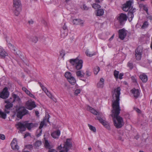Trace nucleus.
I'll use <instances>...</instances> for the list:
<instances>
[{
    "label": "nucleus",
    "mask_w": 152,
    "mask_h": 152,
    "mask_svg": "<svg viewBox=\"0 0 152 152\" xmlns=\"http://www.w3.org/2000/svg\"><path fill=\"white\" fill-rule=\"evenodd\" d=\"M120 91V87H118L112 92V96L114 101L112 102L113 109L111 116L113 118L114 125L117 128H121L124 124L123 118L119 115L121 110L119 102Z\"/></svg>",
    "instance_id": "nucleus-1"
},
{
    "label": "nucleus",
    "mask_w": 152,
    "mask_h": 152,
    "mask_svg": "<svg viewBox=\"0 0 152 152\" xmlns=\"http://www.w3.org/2000/svg\"><path fill=\"white\" fill-rule=\"evenodd\" d=\"M69 62L77 70H80L83 67V61L82 60L79 59L77 58L75 59H70Z\"/></svg>",
    "instance_id": "nucleus-2"
},
{
    "label": "nucleus",
    "mask_w": 152,
    "mask_h": 152,
    "mask_svg": "<svg viewBox=\"0 0 152 152\" xmlns=\"http://www.w3.org/2000/svg\"><path fill=\"white\" fill-rule=\"evenodd\" d=\"M17 127L19 128L21 132H23L25 131L26 128L28 130H30L33 126V125L32 123H28L27 122H24L23 123L18 122L16 125Z\"/></svg>",
    "instance_id": "nucleus-3"
},
{
    "label": "nucleus",
    "mask_w": 152,
    "mask_h": 152,
    "mask_svg": "<svg viewBox=\"0 0 152 152\" xmlns=\"http://www.w3.org/2000/svg\"><path fill=\"white\" fill-rule=\"evenodd\" d=\"M14 13L16 16H18L21 10V4L20 0H13Z\"/></svg>",
    "instance_id": "nucleus-4"
},
{
    "label": "nucleus",
    "mask_w": 152,
    "mask_h": 152,
    "mask_svg": "<svg viewBox=\"0 0 152 152\" xmlns=\"http://www.w3.org/2000/svg\"><path fill=\"white\" fill-rule=\"evenodd\" d=\"M17 116L18 118L21 119L23 116L28 113V111L23 107H19L16 109Z\"/></svg>",
    "instance_id": "nucleus-5"
},
{
    "label": "nucleus",
    "mask_w": 152,
    "mask_h": 152,
    "mask_svg": "<svg viewBox=\"0 0 152 152\" xmlns=\"http://www.w3.org/2000/svg\"><path fill=\"white\" fill-rule=\"evenodd\" d=\"M72 146V139L70 138L67 139L66 141L64 144V146L63 148V150L66 152H68L69 150L71 149Z\"/></svg>",
    "instance_id": "nucleus-6"
},
{
    "label": "nucleus",
    "mask_w": 152,
    "mask_h": 152,
    "mask_svg": "<svg viewBox=\"0 0 152 152\" xmlns=\"http://www.w3.org/2000/svg\"><path fill=\"white\" fill-rule=\"evenodd\" d=\"M127 17L126 14L121 13L117 18L118 22L121 25H122L127 20Z\"/></svg>",
    "instance_id": "nucleus-7"
},
{
    "label": "nucleus",
    "mask_w": 152,
    "mask_h": 152,
    "mask_svg": "<svg viewBox=\"0 0 152 152\" xmlns=\"http://www.w3.org/2000/svg\"><path fill=\"white\" fill-rule=\"evenodd\" d=\"M132 2L130 1H129L126 2L125 4L123 5V10L125 12L129 11L130 9L133 10V7L131 6Z\"/></svg>",
    "instance_id": "nucleus-8"
},
{
    "label": "nucleus",
    "mask_w": 152,
    "mask_h": 152,
    "mask_svg": "<svg viewBox=\"0 0 152 152\" xmlns=\"http://www.w3.org/2000/svg\"><path fill=\"white\" fill-rule=\"evenodd\" d=\"M26 108L29 110H31L33 108L36 107L34 102L31 100L27 101L26 103Z\"/></svg>",
    "instance_id": "nucleus-9"
},
{
    "label": "nucleus",
    "mask_w": 152,
    "mask_h": 152,
    "mask_svg": "<svg viewBox=\"0 0 152 152\" xmlns=\"http://www.w3.org/2000/svg\"><path fill=\"white\" fill-rule=\"evenodd\" d=\"M95 119L98 120L99 122L107 129L109 130L110 129V127L108 123L106 121L103 120L101 117L97 116L96 117Z\"/></svg>",
    "instance_id": "nucleus-10"
},
{
    "label": "nucleus",
    "mask_w": 152,
    "mask_h": 152,
    "mask_svg": "<svg viewBox=\"0 0 152 152\" xmlns=\"http://www.w3.org/2000/svg\"><path fill=\"white\" fill-rule=\"evenodd\" d=\"M49 118L50 115H49L48 114L45 115L43 121H42L40 124V126L39 127V129H42L45 125H46L47 123H50V122L49 120Z\"/></svg>",
    "instance_id": "nucleus-11"
},
{
    "label": "nucleus",
    "mask_w": 152,
    "mask_h": 152,
    "mask_svg": "<svg viewBox=\"0 0 152 152\" xmlns=\"http://www.w3.org/2000/svg\"><path fill=\"white\" fill-rule=\"evenodd\" d=\"M8 88L5 87L3 91L0 94V97L3 99H6L8 97L9 94L8 91Z\"/></svg>",
    "instance_id": "nucleus-12"
},
{
    "label": "nucleus",
    "mask_w": 152,
    "mask_h": 152,
    "mask_svg": "<svg viewBox=\"0 0 152 152\" xmlns=\"http://www.w3.org/2000/svg\"><path fill=\"white\" fill-rule=\"evenodd\" d=\"M119 37L121 40H123L126 35V31L122 29L119 30Z\"/></svg>",
    "instance_id": "nucleus-13"
},
{
    "label": "nucleus",
    "mask_w": 152,
    "mask_h": 152,
    "mask_svg": "<svg viewBox=\"0 0 152 152\" xmlns=\"http://www.w3.org/2000/svg\"><path fill=\"white\" fill-rule=\"evenodd\" d=\"M87 110L95 115L101 116L102 114L101 113L97 111L94 109L89 106H87Z\"/></svg>",
    "instance_id": "nucleus-14"
},
{
    "label": "nucleus",
    "mask_w": 152,
    "mask_h": 152,
    "mask_svg": "<svg viewBox=\"0 0 152 152\" xmlns=\"http://www.w3.org/2000/svg\"><path fill=\"white\" fill-rule=\"evenodd\" d=\"M11 145L12 148L13 150H18L19 149V147L17 145V141L16 139L14 138L12 141Z\"/></svg>",
    "instance_id": "nucleus-15"
},
{
    "label": "nucleus",
    "mask_w": 152,
    "mask_h": 152,
    "mask_svg": "<svg viewBox=\"0 0 152 152\" xmlns=\"http://www.w3.org/2000/svg\"><path fill=\"white\" fill-rule=\"evenodd\" d=\"M73 23L75 25H79L82 26L83 25L84 21L79 19H75L73 20Z\"/></svg>",
    "instance_id": "nucleus-16"
},
{
    "label": "nucleus",
    "mask_w": 152,
    "mask_h": 152,
    "mask_svg": "<svg viewBox=\"0 0 152 152\" xmlns=\"http://www.w3.org/2000/svg\"><path fill=\"white\" fill-rule=\"evenodd\" d=\"M135 10V9H133V10L130 9L129 10V11L128 13V18L129 21L130 22L131 21L134 17V15L133 12H134V10Z\"/></svg>",
    "instance_id": "nucleus-17"
},
{
    "label": "nucleus",
    "mask_w": 152,
    "mask_h": 152,
    "mask_svg": "<svg viewBox=\"0 0 152 152\" xmlns=\"http://www.w3.org/2000/svg\"><path fill=\"white\" fill-rule=\"evenodd\" d=\"M22 90L24 91L26 93L30 96L31 97L34 98V99L35 98V96L31 93V92L28 90L26 87H23L22 88Z\"/></svg>",
    "instance_id": "nucleus-18"
},
{
    "label": "nucleus",
    "mask_w": 152,
    "mask_h": 152,
    "mask_svg": "<svg viewBox=\"0 0 152 152\" xmlns=\"http://www.w3.org/2000/svg\"><path fill=\"white\" fill-rule=\"evenodd\" d=\"M75 73L76 76L79 78L83 77L85 75L84 72L80 70L76 72Z\"/></svg>",
    "instance_id": "nucleus-19"
},
{
    "label": "nucleus",
    "mask_w": 152,
    "mask_h": 152,
    "mask_svg": "<svg viewBox=\"0 0 152 152\" xmlns=\"http://www.w3.org/2000/svg\"><path fill=\"white\" fill-rule=\"evenodd\" d=\"M60 134V131L59 130H57L51 134V136L54 138H58Z\"/></svg>",
    "instance_id": "nucleus-20"
},
{
    "label": "nucleus",
    "mask_w": 152,
    "mask_h": 152,
    "mask_svg": "<svg viewBox=\"0 0 152 152\" xmlns=\"http://www.w3.org/2000/svg\"><path fill=\"white\" fill-rule=\"evenodd\" d=\"M5 102L6 103H7V104L5 106V108L7 109H9L12 107L13 104L12 103L13 102L10 99L6 100Z\"/></svg>",
    "instance_id": "nucleus-21"
},
{
    "label": "nucleus",
    "mask_w": 152,
    "mask_h": 152,
    "mask_svg": "<svg viewBox=\"0 0 152 152\" xmlns=\"http://www.w3.org/2000/svg\"><path fill=\"white\" fill-rule=\"evenodd\" d=\"M131 91L134 96L136 98H137L140 95V92L138 89L134 88L131 90Z\"/></svg>",
    "instance_id": "nucleus-22"
},
{
    "label": "nucleus",
    "mask_w": 152,
    "mask_h": 152,
    "mask_svg": "<svg viewBox=\"0 0 152 152\" xmlns=\"http://www.w3.org/2000/svg\"><path fill=\"white\" fill-rule=\"evenodd\" d=\"M27 38L29 39V40L34 43H36L38 41V38L36 36H27Z\"/></svg>",
    "instance_id": "nucleus-23"
},
{
    "label": "nucleus",
    "mask_w": 152,
    "mask_h": 152,
    "mask_svg": "<svg viewBox=\"0 0 152 152\" xmlns=\"http://www.w3.org/2000/svg\"><path fill=\"white\" fill-rule=\"evenodd\" d=\"M0 55L2 58H4L7 56V53L0 46Z\"/></svg>",
    "instance_id": "nucleus-24"
},
{
    "label": "nucleus",
    "mask_w": 152,
    "mask_h": 152,
    "mask_svg": "<svg viewBox=\"0 0 152 152\" xmlns=\"http://www.w3.org/2000/svg\"><path fill=\"white\" fill-rule=\"evenodd\" d=\"M140 79L143 82L145 83L148 80L147 76L144 74H142L140 75Z\"/></svg>",
    "instance_id": "nucleus-25"
},
{
    "label": "nucleus",
    "mask_w": 152,
    "mask_h": 152,
    "mask_svg": "<svg viewBox=\"0 0 152 152\" xmlns=\"http://www.w3.org/2000/svg\"><path fill=\"white\" fill-rule=\"evenodd\" d=\"M104 80L102 78H100L99 81L97 84V86L99 88H102L104 84Z\"/></svg>",
    "instance_id": "nucleus-26"
},
{
    "label": "nucleus",
    "mask_w": 152,
    "mask_h": 152,
    "mask_svg": "<svg viewBox=\"0 0 152 152\" xmlns=\"http://www.w3.org/2000/svg\"><path fill=\"white\" fill-rule=\"evenodd\" d=\"M68 80L69 82L72 85H74L76 82V80L75 77L73 76L71 77Z\"/></svg>",
    "instance_id": "nucleus-27"
},
{
    "label": "nucleus",
    "mask_w": 152,
    "mask_h": 152,
    "mask_svg": "<svg viewBox=\"0 0 152 152\" xmlns=\"http://www.w3.org/2000/svg\"><path fill=\"white\" fill-rule=\"evenodd\" d=\"M104 13V10L102 9H100L97 10L96 15L97 16H101L103 15Z\"/></svg>",
    "instance_id": "nucleus-28"
},
{
    "label": "nucleus",
    "mask_w": 152,
    "mask_h": 152,
    "mask_svg": "<svg viewBox=\"0 0 152 152\" xmlns=\"http://www.w3.org/2000/svg\"><path fill=\"white\" fill-rule=\"evenodd\" d=\"M142 48L141 47H138L135 50V53L138 54L142 55Z\"/></svg>",
    "instance_id": "nucleus-29"
},
{
    "label": "nucleus",
    "mask_w": 152,
    "mask_h": 152,
    "mask_svg": "<svg viewBox=\"0 0 152 152\" xmlns=\"http://www.w3.org/2000/svg\"><path fill=\"white\" fill-rule=\"evenodd\" d=\"M67 31L63 30L61 31V36L62 38H64L67 35Z\"/></svg>",
    "instance_id": "nucleus-30"
},
{
    "label": "nucleus",
    "mask_w": 152,
    "mask_h": 152,
    "mask_svg": "<svg viewBox=\"0 0 152 152\" xmlns=\"http://www.w3.org/2000/svg\"><path fill=\"white\" fill-rule=\"evenodd\" d=\"M45 147L46 148L50 149L51 148V146L50 145L49 142L48 140H45Z\"/></svg>",
    "instance_id": "nucleus-31"
},
{
    "label": "nucleus",
    "mask_w": 152,
    "mask_h": 152,
    "mask_svg": "<svg viewBox=\"0 0 152 152\" xmlns=\"http://www.w3.org/2000/svg\"><path fill=\"white\" fill-rule=\"evenodd\" d=\"M42 144L41 141L37 140L34 143V146L36 148H37L40 146Z\"/></svg>",
    "instance_id": "nucleus-32"
},
{
    "label": "nucleus",
    "mask_w": 152,
    "mask_h": 152,
    "mask_svg": "<svg viewBox=\"0 0 152 152\" xmlns=\"http://www.w3.org/2000/svg\"><path fill=\"white\" fill-rule=\"evenodd\" d=\"M92 6L93 8L95 9H99L101 7L100 5L98 4V3H96L92 4Z\"/></svg>",
    "instance_id": "nucleus-33"
},
{
    "label": "nucleus",
    "mask_w": 152,
    "mask_h": 152,
    "mask_svg": "<svg viewBox=\"0 0 152 152\" xmlns=\"http://www.w3.org/2000/svg\"><path fill=\"white\" fill-rule=\"evenodd\" d=\"M149 25V23L147 21H145L142 25L141 28L142 29H144L148 27Z\"/></svg>",
    "instance_id": "nucleus-34"
},
{
    "label": "nucleus",
    "mask_w": 152,
    "mask_h": 152,
    "mask_svg": "<svg viewBox=\"0 0 152 152\" xmlns=\"http://www.w3.org/2000/svg\"><path fill=\"white\" fill-rule=\"evenodd\" d=\"M65 76L66 78L68 80L71 77H72V74L71 73L69 72H66L65 74Z\"/></svg>",
    "instance_id": "nucleus-35"
},
{
    "label": "nucleus",
    "mask_w": 152,
    "mask_h": 152,
    "mask_svg": "<svg viewBox=\"0 0 152 152\" xmlns=\"http://www.w3.org/2000/svg\"><path fill=\"white\" fill-rule=\"evenodd\" d=\"M0 117L4 119H5L6 117V114L0 110Z\"/></svg>",
    "instance_id": "nucleus-36"
},
{
    "label": "nucleus",
    "mask_w": 152,
    "mask_h": 152,
    "mask_svg": "<svg viewBox=\"0 0 152 152\" xmlns=\"http://www.w3.org/2000/svg\"><path fill=\"white\" fill-rule=\"evenodd\" d=\"M100 70V68L98 66H96L94 69V73L95 75H97L99 71Z\"/></svg>",
    "instance_id": "nucleus-37"
},
{
    "label": "nucleus",
    "mask_w": 152,
    "mask_h": 152,
    "mask_svg": "<svg viewBox=\"0 0 152 152\" xmlns=\"http://www.w3.org/2000/svg\"><path fill=\"white\" fill-rule=\"evenodd\" d=\"M88 126L89 127V129L93 131L94 132H95L96 131V129L95 127L92 126V125L88 124Z\"/></svg>",
    "instance_id": "nucleus-38"
},
{
    "label": "nucleus",
    "mask_w": 152,
    "mask_h": 152,
    "mask_svg": "<svg viewBox=\"0 0 152 152\" xmlns=\"http://www.w3.org/2000/svg\"><path fill=\"white\" fill-rule=\"evenodd\" d=\"M119 72L115 70L114 72V75L115 77L116 78H118V74Z\"/></svg>",
    "instance_id": "nucleus-39"
},
{
    "label": "nucleus",
    "mask_w": 152,
    "mask_h": 152,
    "mask_svg": "<svg viewBox=\"0 0 152 152\" xmlns=\"http://www.w3.org/2000/svg\"><path fill=\"white\" fill-rule=\"evenodd\" d=\"M86 55L87 56H89V57L92 56H93L95 55V53H93V54H90L89 53V52L88 50H87L86 51Z\"/></svg>",
    "instance_id": "nucleus-40"
},
{
    "label": "nucleus",
    "mask_w": 152,
    "mask_h": 152,
    "mask_svg": "<svg viewBox=\"0 0 152 152\" xmlns=\"http://www.w3.org/2000/svg\"><path fill=\"white\" fill-rule=\"evenodd\" d=\"M135 56L137 60H140L141 58V55H140V54H138L137 53H135Z\"/></svg>",
    "instance_id": "nucleus-41"
},
{
    "label": "nucleus",
    "mask_w": 152,
    "mask_h": 152,
    "mask_svg": "<svg viewBox=\"0 0 152 152\" xmlns=\"http://www.w3.org/2000/svg\"><path fill=\"white\" fill-rule=\"evenodd\" d=\"M60 56L62 57L63 58L65 55V51L64 50H61L60 52Z\"/></svg>",
    "instance_id": "nucleus-42"
},
{
    "label": "nucleus",
    "mask_w": 152,
    "mask_h": 152,
    "mask_svg": "<svg viewBox=\"0 0 152 152\" xmlns=\"http://www.w3.org/2000/svg\"><path fill=\"white\" fill-rule=\"evenodd\" d=\"M45 93L48 97L51 99H53V96L52 94L50 92L48 91H47V92H46Z\"/></svg>",
    "instance_id": "nucleus-43"
},
{
    "label": "nucleus",
    "mask_w": 152,
    "mask_h": 152,
    "mask_svg": "<svg viewBox=\"0 0 152 152\" xmlns=\"http://www.w3.org/2000/svg\"><path fill=\"white\" fill-rule=\"evenodd\" d=\"M13 100L12 101L13 102H14L15 100H18V99H19V97L17 95L15 94H14L13 96Z\"/></svg>",
    "instance_id": "nucleus-44"
},
{
    "label": "nucleus",
    "mask_w": 152,
    "mask_h": 152,
    "mask_svg": "<svg viewBox=\"0 0 152 152\" xmlns=\"http://www.w3.org/2000/svg\"><path fill=\"white\" fill-rule=\"evenodd\" d=\"M8 45L9 48L11 49H13L14 51L15 50V49H14V45H12L10 43H8Z\"/></svg>",
    "instance_id": "nucleus-45"
},
{
    "label": "nucleus",
    "mask_w": 152,
    "mask_h": 152,
    "mask_svg": "<svg viewBox=\"0 0 152 152\" xmlns=\"http://www.w3.org/2000/svg\"><path fill=\"white\" fill-rule=\"evenodd\" d=\"M80 89H77L75 90L74 93L76 95H77L78 94L80 93Z\"/></svg>",
    "instance_id": "nucleus-46"
},
{
    "label": "nucleus",
    "mask_w": 152,
    "mask_h": 152,
    "mask_svg": "<svg viewBox=\"0 0 152 152\" xmlns=\"http://www.w3.org/2000/svg\"><path fill=\"white\" fill-rule=\"evenodd\" d=\"M131 78L132 82L133 83H137V80L134 76H132L131 77Z\"/></svg>",
    "instance_id": "nucleus-47"
},
{
    "label": "nucleus",
    "mask_w": 152,
    "mask_h": 152,
    "mask_svg": "<svg viewBox=\"0 0 152 152\" xmlns=\"http://www.w3.org/2000/svg\"><path fill=\"white\" fill-rule=\"evenodd\" d=\"M0 138L2 140H4L5 139V137L4 135L1 134L0 135Z\"/></svg>",
    "instance_id": "nucleus-48"
},
{
    "label": "nucleus",
    "mask_w": 152,
    "mask_h": 152,
    "mask_svg": "<svg viewBox=\"0 0 152 152\" xmlns=\"http://www.w3.org/2000/svg\"><path fill=\"white\" fill-rule=\"evenodd\" d=\"M124 75L122 73H120L119 75V78L120 79H121L122 78V76Z\"/></svg>",
    "instance_id": "nucleus-49"
},
{
    "label": "nucleus",
    "mask_w": 152,
    "mask_h": 152,
    "mask_svg": "<svg viewBox=\"0 0 152 152\" xmlns=\"http://www.w3.org/2000/svg\"><path fill=\"white\" fill-rule=\"evenodd\" d=\"M42 89L45 92V93L47 92V91H48L46 88L45 87V86L43 87V88H42Z\"/></svg>",
    "instance_id": "nucleus-50"
},
{
    "label": "nucleus",
    "mask_w": 152,
    "mask_h": 152,
    "mask_svg": "<svg viewBox=\"0 0 152 152\" xmlns=\"http://www.w3.org/2000/svg\"><path fill=\"white\" fill-rule=\"evenodd\" d=\"M128 65L131 68H132V64L131 63L129 62L128 64Z\"/></svg>",
    "instance_id": "nucleus-51"
},
{
    "label": "nucleus",
    "mask_w": 152,
    "mask_h": 152,
    "mask_svg": "<svg viewBox=\"0 0 152 152\" xmlns=\"http://www.w3.org/2000/svg\"><path fill=\"white\" fill-rule=\"evenodd\" d=\"M135 110L138 113H141V111L140 110L137 108H135Z\"/></svg>",
    "instance_id": "nucleus-52"
},
{
    "label": "nucleus",
    "mask_w": 152,
    "mask_h": 152,
    "mask_svg": "<svg viewBox=\"0 0 152 152\" xmlns=\"http://www.w3.org/2000/svg\"><path fill=\"white\" fill-rule=\"evenodd\" d=\"M30 135V134L28 133H26L24 135V138H25L27 137Z\"/></svg>",
    "instance_id": "nucleus-53"
},
{
    "label": "nucleus",
    "mask_w": 152,
    "mask_h": 152,
    "mask_svg": "<svg viewBox=\"0 0 152 152\" xmlns=\"http://www.w3.org/2000/svg\"><path fill=\"white\" fill-rule=\"evenodd\" d=\"M95 3H100L102 0H94Z\"/></svg>",
    "instance_id": "nucleus-54"
},
{
    "label": "nucleus",
    "mask_w": 152,
    "mask_h": 152,
    "mask_svg": "<svg viewBox=\"0 0 152 152\" xmlns=\"http://www.w3.org/2000/svg\"><path fill=\"white\" fill-rule=\"evenodd\" d=\"M28 23L30 24H32L34 23V21L32 20H31L28 21Z\"/></svg>",
    "instance_id": "nucleus-55"
},
{
    "label": "nucleus",
    "mask_w": 152,
    "mask_h": 152,
    "mask_svg": "<svg viewBox=\"0 0 152 152\" xmlns=\"http://www.w3.org/2000/svg\"><path fill=\"white\" fill-rule=\"evenodd\" d=\"M143 9L146 12H147L148 9L147 7L145 6H143Z\"/></svg>",
    "instance_id": "nucleus-56"
},
{
    "label": "nucleus",
    "mask_w": 152,
    "mask_h": 152,
    "mask_svg": "<svg viewBox=\"0 0 152 152\" xmlns=\"http://www.w3.org/2000/svg\"><path fill=\"white\" fill-rule=\"evenodd\" d=\"M66 28H67L65 24L63 27V30L66 31Z\"/></svg>",
    "instance_id": "nucleus-57"
},
{
    "label": "nucleus",
    "mask_w": 152,
    "mask_h": 152,
    "mask_svg": "<svg viewBox=\"0 0 152 152\" xmlns=\"http://www.w3.org/2000/svg\"><path fill=\"white\" fill-rule=\"evenodd\" d=\"M39 132H40V133H39V134H38L37 136H39L41 135V134H42V130L41 129H40L39 128Z\"/></svg>",
    "instance_id": "nucleus-58"
},
{
    "label": "nucleus",
    "mask_w": 152,
    "mask_h": 152,
    "mask_svg": "<svg viewBox=\"0 0 152 152\" xmlns=\"http://www.w3.org/2000/svg\"><path fill=\"white\" fill-rule=\"evenodd\" d=\"M71 0H65V2L66 4H68L71 1Z\"/></svg>",
    "instance_id": "nucleus-59"
},
{
    "label": "nucleus",
    "mask_w": 152,
    "mask_h": 152,
    "mask_svg": "<svg viewBox=\"0 0 152 152\" xmlns=\"http://www.w3.org/2000/svg\"><path fill=\"white\" fill-rule=\"evenodd\" d=\"M8 109H7L6 108L5 109V113H9L10 111L9 110H8Z\"/></svg>",
    "instance_id": "nucleus-60"
},
{
    "label": "nucleus",
    "mask_w": 152,
    "mask_h": 152,
    "mask_svg": "<svg viewBox=\"0 0 152 152\" xmlns=\"http://www.w3.org/2000/svg\"><path fill=\"white\" fill-rule=\"evenodd\" d=\"M27 147L29 148H32V146L31 145H29L27 146Z\"/></svg>",
    "instance_id": "nucleus-61"
},
{
    "label": "nucleus",
    "mask_w": 152,
    "mask_h": 152,
    "mask_svg": "<svg viewBox=\"0 0 152 152\" xmlns=\"http://www.w3.org/2000/svg\"><path fill=\"white\" fill-rule=\"evenodd\" d=\"M35 114L37 116H38V115L39 114V112L37 111H35Z\"/></svg>",
    "instance_id": "nucleus-62"
},
{
    "label": "nucleus",
    "mask_w": 152,
    "mask_h": 152,
    "mask_svg": "<svg viewBox=\"0 0 152 152\" xmlns=\"http://www.w3.org/2000/svg\"><path fill=\"white\" fill-rule=\"evenodd\" d=\"M86 74L88 76H89L90 75V74L88 72V71H86Z\"/></svg>",
    "instance_id": "nucleus-63"
},
{
    "label": "nucleus",
    "mask_w": 152,
    "mask_h": 152,
    "mask_svg": "<svg viewBox=\"0 0 152 152\" xmlns=\"http://www.w3.org/2000/svg\"><path fill=\"white\" fill-rule=\"evenodd\" d=\"M39 83V85H40V86H41V87L42 88H43V87H44V86L43 85H42V83Z\"/></svg>",
    "instance_id": "nucleus-64"
}]
</instances>
